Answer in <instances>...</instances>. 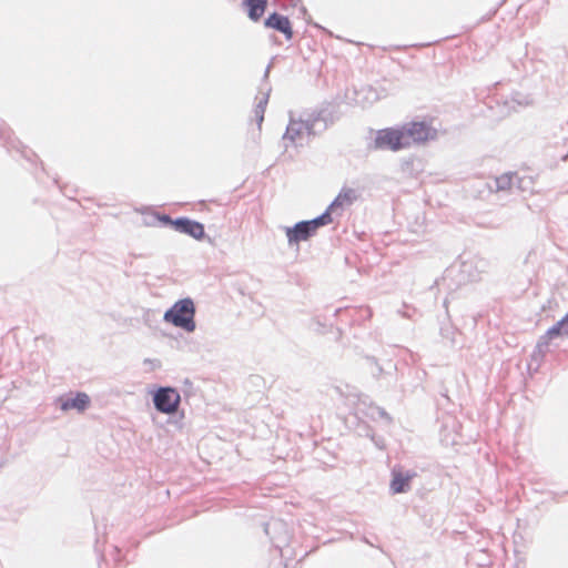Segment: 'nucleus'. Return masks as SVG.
<instances>
[{"label": "nucleus", "instance_id": "nucleus-18", "mask_svg": "<svg viewBox=\"0 0 568 568\" xmlns=\"http://www.w3.org/2000/svg\"><path fill=\"white\" fill-rule=\"evenodd\" d=\"M253 113H254V118H255V121L257 123V126H258V129H261L262 123L264 121V113L265 112H263L261 110H253Z\"/></svg>", "mask_w": 568, "mask_h": 568}, {"label": "nucleus", "instance_id": "nucleus-1", "mask_svg": "<svg viewBox=\"0 0 568 568\" xmlns=\"http://www.w3.org/2000/svg\"><path fill=\"white\" fill-rule=\"evenodd\" d=\"M329 123H333V118L327 110H321L307 120L291 119L283 140L284 142L290 141L294 146H302L306 136L326 130Z\"/></svg>", "mask_w": 568, "mask_h": 568}, {"label": "nucleus", "instance_id": "nucleus-14", "mask_svg": "<svg viewBox=\"0 0 568 568\" xmlns=\"http://www.w3.org/2000/svg\"><path fill=\"white\" fill-rule=\"evenodd\" d=\"M358 197V192L353 189H344L341 191V193L337 195L335 201L329 205L327 209L329 212L335 206H343L345 204L353 203Z\"/></svg>", "mask_w": 568, "mask_h": 568}, {"label": "nucleus", "instance_id": "nucleus-21", "mask_svg": "<svg viewBox=\"0 0 568 568\" xmlns=\"http://www.w3.org/2000/svg\"><path fill=\"white\" fill-rule=\"evenodd\" d=\"M270 70H271V64H268L266 70H265L264 80H266L268 78Z\"/></svg>", "mask_w": 568, "mask_h": 568}, {"label": "nucleus", "instance_id": "nucleus-16", "mask_svg": "<svg viewBox=\"0 0 568 568\" xmlns=\"http://www.w3.org/2000/svg\"><path fill=\"white\" fill-rule=\"evenodd\" d=\"M261 90H262V97L256 98L257 102H256L254 110H261V111L265 112V109H266V105L268 102V98H270L271 87H267L265 89L262 88Z\"/></svg>", "mask_w": 568, "mask_h": 568}, {"label": "nucleus", "instance_id": "nucleus-4", "mask_svg": "<svg viewBox=\"0 0 568 568\" xmlns=\"http://www.w3.org/2000/svg\"><path fill=\"white\" fill-rule=\"evenodd\" d=\"M154 409L165 416L178 414L182 397L178 388L172 386H158L149 390Z\"/></svg>", "mask_w": 568, "mask_h": 568}, {"label": "nucleus", "instance_id": "nucleus-8", "mask_svg": "<svg viewBox=\"0 0 568 568\" xmlns=\"http://www.w3.org/2000/svg\"><path fill=\"white\" fill-rule=\"evenodd\" d=\"M347 404L353 407L354 414L356 416L363 415L374 419L384 418L387 416L382 408L369 404L366 396H348Z\"/></svg>", "mask_w": 568, "mask_h": 568}, {"label": "nucleus", "instance_id": "nucleus-3", "mask_svg": "<svg viewBox=\"0 0 568 568\" xmlns=\"http://www.w3.org/2000/svg\"><path fill=\"white\" fill-rule=\"evenodd\" d=\"M331 222V213L326 210L322 215L313 220L301 221L293 226H285L284 232L287 237L288 245L298 246L301 242L307 241L310 237L314 236L320 227L325 226Z\"/></svg>", "mask_w": 568, "mask_h": 568}, {"label": "nucleus", "instance_id": "nucleus-7", "mask_svg": "<svg viewBox=\"0 0 568 568\" xmlns=\"http://www.w3.org/2000/svg\"><path fill=\"white\" fill-rule=\"evenodd\" d=\"M566 336H568V313L555 325L549 327L542 336L539 337L536 345V351L540 355H544L552 339Z\"/></svg>", "mask_w": 568, "mask_h": 568}, {"label": "nucleus", "instance_id": "nucleus-13", "mask_svg": "<svg viewBox=\"0 0 568 568\" xmlns=\"http://www.w3.org/2000/svg\"><path fill=\"white\" fill-rule=\"evenodd\" d=\"M245 6L248 9V17L253 21H257L264 13L267 1L266 0H245Z\"/></svg>", "mask_w": 568, "mask_h": 568}, {"label": "nucleus", "instance_id": "nucleus-12", "mask_svg": "<svg viewBox=\"0 0 568 568\" xmlns=\"http://www.w3.org/2000/svg\"><path fill=\"white\" fill-rule=\"evenodd\" d=\"M486 186L489 194L509 193L514 191L513 180H488Z\"/></svg>", "mask_w": 568, "mask_h": 568}, {"label": "nucleus", "instance_id": "nucleus-10", "mask_svg": "<svg viewBox=\"0 0 568 568\" xmlns=\"http://www.w3.org/2000/svg\"><path fill=\"white\" fill-rule=\"evenodd\" d=\"M264 26L270 29H274L285 36L287 40L293 38V30L291 21L287 17L273 12L264 21Z\"/></svg>", "mask_w": 568, "mask_h": 568}, {"label": "nucleus", "instance_id": "nucleus-15", "mask_svg": "<svg viewBox=\"0 0 568 568\" xmlns=\"http://www.w3.org/2000/svg\"><path fill=\"white\" fill-rule=\"evenodd\" d=\"M410 477L402 473H394L390 489L395 494L407 491Z\"/></svg>", "mask_w": 568, "mask_h": 568}, {"label": "nucleus", "instance_id": "nucleus-19", "mask_svg": "<svg viewBox=\"0 0 568 568\" xmlns=\"http://www.w3.org/2000/svg\"><path fill=\"white\" fill-rule=\"evenodd\" d=\"M158 222H161V223H164V224H170V225L173 226L174 220H171L168 215L159 214Z\"/></svg>", "mask_w": 568, "mask_h": 568}, {"label": "nucleus", "instance_id": "nucleus-11", "mask_svg": "<svg viewBox=\"0 0 568 568\" xmlns=\"http://www.w3.org/2000/svg\"><path fill=\"white\" fill-rule=\"evenodd\" d=\"M60 408L63 412L74 409L77 412H83L90 404V397L85 393H78L74 396L59 398Z\"/></svg>", "mask_w": 568, "mask_h": 568}, {"label": "nucleus", "instance_id": "nucleus-20", "mask_svg": "<svg viewBox=\"0 0 568 568\" xmlns=\"http://www.w3.org/2000/svg\"><path fill=\"white\" fill-rule=\"evenodd\" d=\"M514 176H515L514 172H505L499 178L508 179V178H514Z\"/></svg>", "mask_w": 568, "mask_h": 568}, {"label": "nucleus", "instance_id": "nucleus-6", "mask_svg": "<svg viewBox=\"0 0 568 568\" xmlns=\"http://www.w3.org/2000/svg\"><path fill=\"white\" fill-rule=\"evenodd\" d=\"M404 135L406 149L413 144H420L428 140H434L437 131L425 122H409L399 125Z\"/></svg>", "mask_w": 568, "mask_h": 568}, {"label": "nucleus", "instance_id": "nucleus-9", "mask_svg": "<svg viewBox=\"0 0 568 568\" xmlns=\"http://www.w3.org/2000/svg\"><path fill=\"white\" fill-rule=\"evenodd\" d=\"M173 227L176 231L187 234L195 240H202L205 234L203 224L196 221L189 220L186 217L174 220Z\"/></svg>", "mask_w": 568, "mask_h": 568}, {"label": "nucleus", "instance_id": "nucleus-5", "mask_svg": "<svg viewBox=\"0 0 568 568\" xmlns=\"http://www.w3.org/2000/svg\"><path fill=\"white\" fill-rule=\"evenodd\" d=\"M369 149L393 152L406 149L400 126L377 130Z\"/></svg>", "mask_w": 568, "mask_h": 568}, {"label": "nucleus", "instance_id": "nucleus-17", "mask_svg": "<svg viewBox=\"0 0 568 568\" xmlns=\"http://www.w3.org/2000/svg\"><path fill=\"white\" fill-rule=\"evenodd\" d=\"M143 215H144L143 224H145L148 226H154L156 224L158 217H159V213L150 211V212L143 213Z\"/></svg>", "mask_w": 568, "mask_h": 568}, {"label": "nucleus", "instance_id": "nucleus-2", "mask_svg": "<svg viewBox=\"0 0 568 568\" xmlns=\"http://www.w3.org/2000/svg\"><path fill=\"white\" fill-rule=\"evenodd\" d=\"M195 312V303L192 298H181L164 312L163 321L186 333H194L196 329Z\"/></svg>", "mask_w": 568, "mask_h": 568}]
</instances>
